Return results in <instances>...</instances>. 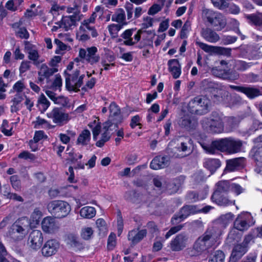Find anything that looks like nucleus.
<instances>
[{"label":"nucleus","mask_w":262,"mask_h":262,"mask_svg":"<svg viewBox=\"0 0 262 262\" xmlns=\"http://www.w3.org/2000/svg\"><path fill=\"white\" fill-rule=\"evenodd\" d=\"M241 235L238 233V230L233 228L229 233L227 239L230 243L238 242L241 238Z\"/></svg>","instance_id":"44"},{"label":"nucleus","mask_w":262,"mask_h":262,"mask_svg":"<svg viewBox=\"0 0 262 262\" xmlns=\"http://www.w3.org/2000/svg\"><path fill=\"white\" fill-rule=\"evenodd\" d=\"M64 76L67 89L70 91H79V88L82 85L84 75L79 76V71L77 69L72 73L65 71Z\"/></svg>","instance_id":"8"},{"label":"nucleus","mask_w":262,"mask_h":262,"mask_svg":"<svg viewBox=\"0 0 262 262\" xmlns=\"http://www.w3.org/2000/svg\"><path fill=\"white\" fill-rule=\"evenodd\" d=\"M41 228L45 232L52 234L55 233L58 230L59 226L55 219L50 216H47L42 221Z\"/></svg>","instance_id":"15"},{"label":"nucleus","mask_w":262,"mask_h":262,"mask_svg":"<svg viewBox=\"0 0 262 262\" xmlns=\"http://www.w3.org/2000/svg\"><path fill=\"white\" fill-rule=\"evenodd\" d=\"M80 215L83 218L92 219L96 215V210L93 207L85 206L81 209Z\"/></svg>","instance_id":"35"},{"label":"nucleus","mask_w":262,"mask_h":262,"mask_svg":"<svg viewBox=\"0 0 262 262\" xmlns=\"http://www.w3.org/2000/svg\"><path fill=\"white\" fill-rule=\"evenodd\" d=\"M210 100L205 96H197L191 99L187 105V110L192 114L203 115L209 111Z\"/></svg>","instance_id":"5"},{"label":"nucleus","mask_w":262,"mask_h":262,"mask_svg":"<svg viewBox=\"0 0 262 262\" xmlns=\"http://www.w3.org/2000/svg\"><path fill=\"white\" fill-rule=\"evenodd\" d=\"M212 201L220 206L227 207L235 205V201L230 199L228 193L212 194Z\"/></svg>","instance_id":"18"},{"label":"nucleus","mask_w":262,"mask_h":262,"mask_svg":"<svg viewBox=\"0 0 262 262\" xmlns=\"http://www.w3.org/2000/svg\"><path fill=\"white\" fill-rule=\"evenodd\" d=\"M91 140V133L88 129H84L79 135L76 144L85 146L88 145Z\"/></svg>","instance_id":"31"},{"label":"nucleus","mask_w":262,"mask_h":262,"mask_svg":"<svg viewBox=\"0 0 262 262\" xmlns=\"http://www.w3.org/2000/svg\"><path fill=\"white\" fill-rule=\"evenodd\" d=\"M250 217L248 213L239 214L234 222V228L240 231L247 230L250 227L248 221Z\"/></svg>","instance_id":"17"},{"label":"nucleus","mask_w":262,"mask_h":262,"mask_svg":"<svg viewBox=\"0 0 262 262\" xmlns=\"http://www.w3.org/2000/svg\"><path fill=\"white\" fill-rule=\"evenodd\" d=\"M112 20L118 23V24L122 26H126L128 23L126 20V16L124 10L122 8L116 10L115 13L112 16Z\"/></svg>","instance_id":"27"},{"label":"nucleus","mask_w":262,"mask_h":262,"mask_svg":"<svg viewBox=\"0 0 262 262\" xmlns=\"http://www.w3.org/2000/svg\"><path fill=\"white\" fill-rule=\"evenodd\" d=\"M195 43L198 45L202 50L207 53H212L216 51V47L208 45L206 43H203L196 40Z\"/></svg>","instance_id":"41"},{"label":"nucleus","mask_w":262,"mask_h":262,"mask_svg":"<svg viewBox=\"0 0 262 262\" xmlns=\"http://www.w3.org/2000/svg\"><path fill=\"white\" fill-rule=\"evenodd\" d=\"M102 130L103 133L101 135V139L99 140H98L96 143V145L97 147H102L104 145V143L109 140L111 135L110 133L107 132L105 130L102 129Z\"/></svg>","instance_id":"43"},{"label":"nucleus","mask_w":262,"mask_h":262,"mask_svg":"<svg viewBox=\"0 0 262 262\" xmlns=\"http://www.w3.org/2000/svg\"><path fill=\"white\" fill-rule=\"evenodd\" d=\"M225 254L223 251L217 250L212 254L209 262H224Z\"/></svg>","instance_id":"37"},{"label":"nucleus","mask_w":262,"mask_h":262,"mask_svg":"<svg viewBox=\"0 0 262 262\" xmlns=\"http://www.w3.org/2000/svg\"><path fill=\"white\" fill-rule=\"evenodd\" d=\"M57 71L55 68H49L46 64H42L38 72L37 83H41L45 79H49Z\"/></svg>","instance_id":"19"},{"label":"nucleus","mask_w":262,"mask_h":262,"mask_svg":"<svg viewBox=\"0 0 262 262\" xmlns=\"http://www.w3.org/2000/svg\"><path fill=\"white\" fill-rule=\"evenodd\" d=\"M188 235L182 233L178 234L170 243V248L173 251H179L186 247Z\"/></svg>","instance_id":"13"},{"label":"nucleus","mask_w":262,"mask_h":262,"mask_svg":"<svg viewBox=\"0 0 262 262\" xmlns=\"http://www.w3.org/2000/svg\"><path fill=\"white\" fill-rule=\"evenodd\" d=\"M261 150L260 148H253L251 151V155L253 157V159L256 162V164L258 163L260 164L262 160V157L261 155Z\"/></svg>","instance_id":"47"},{"label":"nucleus","mask_w":262,"mask_h":262,"mask_svg":"<svg viewBox=\"0 0 262 262\" xmlns=\"http://www.w3.org/2000/svg\"><path fill=\"white\" fill-rule=\"evenodd\" d=\"M49 211L56 217L62 218L66 216L71 211L70 205L61 200L52 201L47 206Z\"/></svg>","instance_id":"7"},{"label":"nucleus","mask_w":262,"mask_h":262,"mask_svg":"<svg viewBox=\"0 0 262 262\" xmlns=\"http://www.w3.org/2000/svg\"><path fill=\"white\" fill-rule=\"evenodd\" d=\"M198 212L195 206L186 205L183 207L179 212L173 215L171 222L172 225L177 224L187 218L191 214H195Z\"/></svg>","instance_id":"10"},{"label":"nucleus","mask_w":262,"mask_h":262,"mask_svg":"<svg viewBox=\"0 0 262 262\" xmlns=\"http://www.w3.org/2000/svg\"><path fill=\"white\" fill-rule=\"evenodd\" d=\"M154 19L149 16H146L143 18V23L141 24L142 29L143 30L153 25Z\"/></svg>","instance_id":"55"},{"label":"nucleus","mask_w":262,"mask_h":262,"mask_svg":"<svg viewBox=\"0 0 262 262\" xmlns=\"http://www.w3.org/2000/svg\"><path fill=\"white\" fill-rule=\"evenodd\" d=\"M251 65V63H247L244 61H238L236 63V69L239 71H245L250 67Z\"/></svg>","instance_id":"59"},{"label":"nucleus","mask_w":262,"mask_h":262,"mask_svg":"<svg viewBox=\"0 0 262 262\" xmlns=\"http://www.w3.org/2000/svg\"><path fill=\"white\" fill-rule=\"evenodd\" d=\"M181 125L187 129H191L194 126V124L192 122L190 117L186 116L182 118Z\"/></svg>","instance_id":"51"},{"label":"nucleus","mask_w":262,"mask_h":262,"mask_svg":"<svg viewBox=\"0 0 262 262\" xmlns=\"http://www.w3.org/2000/svg\"><path fill=\"white\" fill-rule=\"evenodd\" d=\"M230 189L237 195L240 194L244 191V189L238 184L235 183H232L230 184Z\"/></svg>","instance_id":"63"},{"label":"nucleus","mask_w":262,"mask_h":262,"mask_svg":"<svg viewBox=\"0 0 262 262\" xmlns=\"http://www.w3.org/2000/svg\"><path fill=\"white\" fill-rule=\"evenodd\" d=\"M202 148L210 154H214L217 150L233 154L240 152L243 142L232 137L225 138L212 141L210 144H201Z\"/></svg>","instance_id":"1"},{"label":"nucleus","mask_w":262,"mask_h":262,"mask_svg":"<svg viewBox=\"0 0 262 262\" xmlns=\"http://www.w3.org/2000/svg\"><path fill=\"white\" fill-rule=\"evenodd\" d=\"M242 93L245 94L250 99H253L261 94L258 89L250 86H243Z\"/></svg>","instance_id":"30"},{"label":"nucleus","mask_w":262,"mask_h":262,"mask_svg":"<svg viewBox=\"0 0 262 262\" xmlns=\"http://www.w3.org/2000/svg\"><path fill=\"white\" fill-rule=\"evenodd\" d=\"M146 234L147 231L145 229L141 230L134 229L128 232V239L131 241L133 245H135L140 242L146 235Z\"/></svg>","instance_id":"23"},{"label":"nucleus","mask_w":262,"mask_h":262,"mask_svg":"<svg viewBox=\"0 0 262 262\" xmlns=\"http://www.w3.org/2000/svg\"><path fill=\"white\" fill-rule=\"evenodd\" d=\"M110 117L113 119V117L117 116L120 113V110L118 106L114 102H112L110 105Z\"/></svg>","instance_id":"53"},{"label":"nucleus","mask_w":262,"mask_h":262,"mask_svg":"<svg viewBox=\"0 0 262 262\" xmlns=\"http://www.w3.org/2000/svg\"><path fill=\"white\" fill-rule=\"evenodd\" d=\"M48 118L52 119L54 123L60 125L67 123L70 120L68 114L64 113L61 109L55 107L47 114Z\"/></svg>","instance_id":"12"},{"label":"nucleus","mask_w":262,"mask_h":262,"mask_svg":"<svg viewBox=\"0 0 262 262\" xmlns=\"http://www.w3.org/2000/svg\"><path fill=\"white\" fill-rule=\"evenodd\" d=\"M204 166L213 173L220 167L221 162L216 159H208L204 163Z\"/></svg>","instance_id":"32"},{"label":"nucleus","mask_w":262,"mask_h":262,"mask_svg":"<svg viewBox=\"0 0 262 262\" xmlns=\"http://www.w3.org/2000/svg\"><path fill=\"white\" fill-rule=\"evenodd\" d=\"M30 227V223L28 218H19L8 228L7 236L14 241L22 240L27 234Z\"/></svg>","instance_id":"3"},{"label":"nucleus","mask_w":262,"mask_h":262,"mask_svg":"<svg viewBox=\"0 0 262 262\" xmlns=\"http://www.w3.org/2000/svg\"><path fill=\"white\" fill-rule=\"evenodd\" d=\"M144 33V30L142 29H139L137 33L135 34L134 36V40L133 38L130 39L128 40H124V44L126 46H132L137 43L141 39V36L142 33Z\"/></svg>","instance_id":"38"},{"label":"nucleus","mask_w":262,"mask_h":262,"mask_svg":"<svg viewBox=\"0 0 262 262\" xmlns=\"http://www.w3.org/2000/svg\"><path fill=\"white\" fill-rule=\"evenodd\" d=\"M244 158H237L227 160L226 170L233 171L243 167Z\"/></svg>","instance_id":"25"},{"label":"nucleus","mask_w":262,"mask_h":262,"mask_svg":"<svg viewBox=\"0 0 262 262\" xmlns=\"http://www.w3.org/2000/svg\"><path fill=\"white\" fill-rule=\"evenodd\" d=\"M28 57L30 60L33 61V64L36 66H38L42 62L39 60V55L36 49L28 53Z\"/></svg>","instance_id":"42"},{"label":"nucleus","mask_w":262,"mask_h":262,"mask_svg":"<svg viewBox=\"0 0 262 262\" xmlns=\"http://www.w3.org/2000/svg\"><path fill=\"white\" fill-rule=\"evenodd\" d=\"M219 96H218L219 98V101L223 103L227 104L229 102L231 99V95L230 93L225 90L221 89L219 92Z\"/></svg>","instance_id":"39"},{"label":"nucleus","mask_w":262,"mask_h":262,"mask_svg":"<svg viewBox=\"0 0 262 262\" xmlns=\"http://www.w3.org/2000/svg\"><path fill=\"white\" fill-rule=\"evenodd\" d=\"M214 7L220 9H224L228 7V3L226 0H211Z\"/></svg>","instance_id":"57"},{"label":"nucleus","mask_w":262,"mask_h":262,"mask_svg":"<svg viewBox=\"0 0 262 262\" xmlns=\"http://www.w3.org/2000/svg\"><path fill=\"white\" fill-rule=\"evenodd\" d=\"M22 23L20 21L15 23L12 25V28L14 31L16 37L21 39H28L29 33L24 27H21Z\"/></svg>","instance_id":"26"},{"label":"nucleus","mask_w":262,"mask_h":262,"mask_svg":"<svg viewBox=\"0 0 262 262\" xmlns=\"http://www.w3.org/2000/svg\"><path fill=\"white\" fill-rule=\"evenodd\" d=\"M84 26H80L79 30L77 33V38L80 41H85L89 40L90 37L89 35L85 33Z\"/></svg>","instance_id":"49"},{"label":"nucleus","mask_w":262,"mask_h":262,"mask_svg":"<svg viewBox=\"0 0 262 262\" xmlns=\"http://www.w3.org/2000/svg\"><path fill=\"white\" fill-rule=\"evenodd\" d=\"M96 17L97 14L95 12H93L89 18L83 21L82 23V25L84 26L86 29H91L89 25L90 23H94L95 22Z\"/></svg>","instance_id":"58"},{"label":"nucleus","mask_w":262,"mask_h":262,"mask_svg":"<svg viewBox=\"0 0 262 262\" xmlns=\"http://www.w3.org/2000/svg\"><path fill=\"white\" fill-rule=\"evenodd\" d=\"M180 185L181 184L179 183V180L176 179L173 182L169 183L167 185L166 189L169 193H176L178 190Z\"/></svg>","instance_id":"45"},{"label":"nucleus","mask_w":262,"mask_h":262,"mask_svg":"<svg viewBox=\"0 0 262 262\" xmlns=\"http://www.w3.org/2000/svg\"><path fill=\"white\" fill-rule=\"evenodd\" d=\"M216 238L213 229L207 230L196 240L190 255L192 256L199 255L207 251L215 244Z\"/></svg>","instance_id":"2"},{"label":"nucleus","mask_w":262,"mask_h":262,"mask_svg":"<svg viewBox=\"0 0 262 262\" xmlns=\"http://www.w3.org/2000/svg\"><path fill=\"white\" fill-rule=\"evenodd\" d=\"M183 227V225H179L171 228L170 230L166 233L165 235V238L166 239L168 238L171 235L175 234L176 233L181 230L182 229Z\"/></svg>","instance_id":"62"},{"label":"nucleus","mask_w":262,"mask_h":262,"mask_svg":"<svg viewBox=\"0 0 262 262\" xmlns=\"http://www.w3.org/2000/svg\"><path fill=\"white\" fill-rule=\"evenodd\" d=\"M247 248L242 244H237L233 248L230 258L229 262H236L247 252Z\"/></svg>","instance_id":"22"},{"label":"nucleus","mask_w":262,"mask_h":262,"mask_svg":"<svg viewBox=\"0 0 262 262\" xmlns=\"http://www.w3.org/2000/svg\"><path fill=\"white\" fill-rule=\"evenodd\" d=\"M169 164L168 156H157L151 162L150 167L154 170L164 168Z\"/></svg>","instance_id":"21"},{"label":"nucleus","mask_w":262,"mask_h":262,"mask_svg":"<svg viewBox=\"0 0 262 262\" xmlns=\"http://www.w3.org/2000/svg\"><path fill=\"white\" fill-rule=\"evenodd\" d=\"M82 15L78 14H73L70 16H64L60 21L62 28L65 31H68L72 29L73 26L76 25V23L81 19Z\"/></svg>","instance_id":"16"},{"label":"nucleus","mask_w":262,"mask_h":262,"mask_svg":"<svg viewBox=\"0 0 262 262\" xmlns=\"http://www.w3.org/2000/svg\"><path fill=\"white\" fill-rule=\"evenodd\" d=\"M202 17L204 21L216 31H221L227 25L225 17L221 13L208 9H203Z\"/></svg>","instance_id":"4"},{"label":"nucleus","mask_w":262,"mask_h":262,"mask_svg":"<svg viewBox=\"0 0 262 262\" xmlns=\"http://www.w3.org/2000/svg\"><path fill=\"white\" fill-rule=\"evenodd\" d=\"M201 124L204 129L209 133H220L223 130L222 118L216 113H212L211 118H204Z\"/></svg>","instance_id":"6"},{"label":"nucleus","mask_w":262,"mask_h":262,"mask_svg":"<svg viewBox=\"0 0 262 262\" xmlns=\"http://www.w3.org/2000/svg\"><path fill=\"white\" fill-rule=\"evenodd\" d=\"M125 9L127 14V18L128 20H130L133 16L134 13V7L132 4L127 3L125 6Z\"/></svg>","instance_id":"60"},{"label":"nucleus","mask_w":262,"mask_h":262,"mask_svg":"<svg viewBox=\"0 0 262 262\" xmlns=\"http://www.w3.org/2000/svg\"><path fill=\"white\" fill-rule=\"evenodd\" d=\"M168 69L173 77L177 79L181 73V67L179 61L177 59H170L168 62Z\"/></svg>","instance_id":"28"},{"label":"nucleus","mask_w":262,"mask_h":262,"mask_svg":"<svg viewBox=\"0 0 262 262\" xmlns=\"http://www.w3.org/2000/svg\"><path fill=\"white\" fill-rule=\"evenodd\" d=\"M33 124L35 128H39L40 126L48 125V122L45 119L41 118L39 117L36 118V121H33Z\"/></svg>","instance_id":"61"},{"label":"nucleus","mask_w":262,"mask_h":262,"mask_svg":"<svg viewBox=\"0 0 262 262\" xmlns=\"http://www.w3.org/2000/svg\"><path fill=\"white\" fill-rule=\"evenodd\" d=\"M230 184L228 181H221L216 184V189L212 194L228 193L230 190Z\"/></svg>","instance_id":"29"},{"label":"nucleus","mask_w":262,"mask_h":262,"mask_svg":"<svg viewBox=\"0 0 262 262\" xmlns=\"http://www.w3.org/2000/svg\"><path fill=\"white\" fill-rule=\"evenodd\" d=\"M50 101L43 94L39 96L37 100V106L41 113H44L49 107Z\"/></svg>","instance_id":"34"},{"label":"nucleus","mask_w":262,"mask_h":262,"mask_svg":"<svg viewBox=\"0 0 262 262\" xmlns=\"http://www.w3.org/2000/svg\"><path fill=\"white\" fill-rule=\"evenodd\" d=\"M54 103L61 105L63 107H69V100L67 97L60 96H58L57 98L55 99V101Z\"/></svg>","instance_id":"54"},{"label":"nucleus","mask_w":262,"mask_h":262,"mask_svg":"<svg viewBox=\"0 0 262 262\" xmlns=\"http://www.w3.org/2000/svg\"><path fill=\"white\" fill-rule=\"evenodd\" d=\"M59 247L58 241L54 239L48 240L43 246L41 252L45 257H49L54 255Z\"/></svg>","instance_id":"14"},{"label":"nucleus","mask_w":262,"mask_h":262,"mask_svg":"<svg viewBox=\"0 0 262 262\" xmlns=\"http://www.w3.org/2000/svg\"><path fill=\"white\" fill-rule=\"evenodd\" d=\"M123 27L121 25L112 24L108 26V30L112 37H117L118 32Z\"/></svg>","instance_id":"40"},{"label":"nucleus","mask_w":262,"mask_h":262,"mask_svg":"<svg viewBox=\"0 0 262 262\" xmlns=\"http://www.w3.org/2000/svg\"><path fill=\"white\" fill-rule=\"evenodd\" d=\"M96 223L99 231L103 234H105L107 231V227L105 221L102 219H99L96 221Z\"/></svg>","instance_id":"56"},{"label":"nucleus","mask_w":262,"mask_h":262,"mask_svg":"<svg viewBox=\"0 0 262 262\" xmlns=\"http://www.w3.org/2000/svg\"><path fill=\"white\" fill-rule=\"evenodd\" d=\"M201 35L207 41L211 43H215L220 39L219 35L215 31L208 28L202 29Z\"/></svg>","instance_id":"24"},{"label":"nucleus","mask_w":262,"mask_h":262,"mask_svg":"<svg viewBox=\"0 0 262 262\" xmlns=\"http://www.w3.org/2000/svg\"><path fill=\"white\" fill-rule=\"evenodd\" d=\"M118 128L117 122L114 119H111V117H109L108 120L103 124V130H105L111 134L114 131H116Z\"/></svg>","instance_id":"33"},{"label":"nucleus","mask_w":262,"mask_h":262,"mask_svg":"<svg viewBox=\"0 0 262 262\" xmlns=\"http://www.w3.org/2000/svg\"><path fill=\"white\" fill-rule=\"evenodd\" d=\"M163 182L164 180L162 177H157L154 178L153 179V183L154 185L162 190L165 188V186L163 184Z\"/></svg>","instance_id":"64"},{"label":"nucleus","mask_w":262,"mask_h":262,"mask_svg":"<svg viewBox=\"0 0 262 262\" xmlns=\"http://www.w3.org/2000/svg\"><path fill=\"white\" fill-rule=\"evenodd\" d=\"M97 48L95 47L88 48L86 50L80 49L79 56L80 58L85 59L91 64H95L99 61L100 57L97 54Z\"/></svg>","instance_id":"11"},{"label":"nucleus","mask_w":262,"mask_h":262,"mask_svg":"<svg viewBox=\"0 0 262 262\" xmlns=\"http://www.w3.org/2000/svg\"><path fill=\"white\" fill-rule=\"evenodd\" d=\"M246 17L254 25L256 26H260L262 24L261 15L260 13L258 14H252L251 15H247Z\"/></svg>","instance_id":"46"},{"label":"nucleus","mask_w":262,"mask_h":262,"mask_svg":"<svg viewBox=\"0 0 262 262\" xmlns=\"http://www.w3.org/2000/svg\"><path fill=\"white\" fill-rule=\"evenodd\" d=\"M211 72L215 76L224 79L235 80L238 78V75L237 73L217 67L212 68Z\"/></svg>","instance_id":"20"},{"label":"nucleus","mask_w":262,"mask_h":262,"mask_svg":"<svg viewBox=\"0 0 262 262\" xmlns=\"http://www.w3.org/2000/svg\"><path fill=\"white\" fill-rule=\"evenodd\" d=\"M93 232V230L91 227H84L81 229V236L83 239L88 240L91 238Z\"/></svg>","instance_id":"48"},{"label":"nucleus","mask_w":262,"mask_h":262,"mask_svg":"<svg viewBox=\"0 0 262 262\" xmlns=\"http://www.w3.org/2000/svg\"><path fill=\"white\" fill-rule=\"evenodd\" d=\"M187 140L186 142H182L180 145L178 147L179 151H182L184 153L181 155L182 157L186 156L191 151L190 143V140L188 139Z\"/></svg>","instance_id":"36"},{"label":"nucleus","mask_w":262,"mask_h":262,"mask_svg":"<svg viewBox=\"0 0 262 262\" xmlns=\"http://www.w3.org/2000/svg\"><path fill=\"white\" fill-rule=\"evenodd\" d=\"M234 215L231 213H227L225 214L221 215L219 221L224 225H226L229 224L233 219Z\"/></svg>","instance_id":"52"},{"label":"nucleus","mask_w":262,"mask_h":262,"mask_svg":"<svg viewBox=\"0 0 262 262\" xmlns=\"http://www.w3.org/2000/svg\"><path fill=\"white\" fill-rule=\"evenodd\" d=\"M43 242V236L40 230H34L29 234L27 245L33 250L37 251L41 247Z\"/></svg>","instance_id":"9"},{"label":"nucleus","mask_w":262,"mask_h":262,"mask_svg":"<svg viewBox=\"0 0 262 262\" xmlns=\"http://www.w3.org/2000/svg\"><path fill=\"white\" fill-rule=\"evenodd\" d=\"M10 182L12 186L16 190H20L21 188L20 180L17 175H13L10 177Z\"/></svg>","instance_id":"50"}]
</instances>
